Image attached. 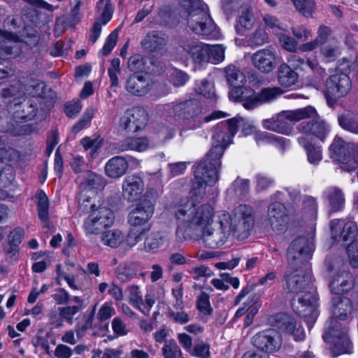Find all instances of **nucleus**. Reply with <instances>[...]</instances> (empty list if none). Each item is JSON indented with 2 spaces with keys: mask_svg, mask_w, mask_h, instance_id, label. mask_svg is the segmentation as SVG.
<instances>
[{
  "mask_svg": "<svg viewBox=\"0 0 358 358\" xmlns=\"http://www.w3.org/2000/svg\"><path fill=\"white\" fill-rule=\"evenodd\" d=\"M330 150L343 171L351 172L358 167V143L352 145L345 143L336 136L330 145Z\"/></svg>",
  "mask_w": 358,
  "mask_h": 358,
  "instance_id": "9d476101",
  "label": "nucleus"
},
{
  "mask_svg": "<svg viewBox=\"0 0 358 358\" xmlns=\"http://www.w3.org/2000/svg\"><path fill=\"white\" fill-rule=\"evenodd\" d=\"M15 171L12 165H6L0 168V184L6 187L15 180Z\"/></svg>",
  "mask_w": 358,
  "mask_h": 358,
  "instance_id": "4d7b16f0",
  "label": "nucleus"
},
{
  "mask_svg": "<svg viewBox=\"0 0 358 358\" xmlns=\"http://www.w3.org/2000/svg\"><path fill=\"white\" fill-rule=\"evenodd\" d=\"M80 194L78 199L79 208L82 211L91 210L90 214L84 222V229L88 234H99L103 229L110 227L115 220L113 212L105 206L95 208V205L91 203L90 199L82 198Z\"/></svg>",
  "mask_w": 358,
  "mask_h": 358,
  "instance_id": "39448f33",
  "label": "nucleus"
},
{
  "mask_svg": "<svg viewBox=\"0 0 358 358\" xmlns=\"http://www.w3.org/2000/svg\"><path fill=\"white\" fill-rule=\"evenodd\" d=\"M340 126L345 130L358 134V122L351 117L343 115L339 117Z\"/></svg>",
  "mask_w": 358,
  "mask_h": 358,
  "instance_id": "0e129e2a",
  "label": "nucleus"
},
{
  "mask_svg": "<svg viewBox=\"0 0 358 358\" xmlns=\"http://www.w3.org/2000/svg\"><path fill=\"white\" fill-rule=\"evenodd\" d=\"M118 33L117 30L113 31L107 37L101 52L103 55H109L117 43Z\"/></svg>",
  "mask_w": 358,
  "mask_h": 358,
  "instance_id": "338daca9",
  "label": "nucleus"
},
{
  "mask_svg": "<svg viewBox=\"0 0 358 358\" xmlns=\"http://www.w3.org/2000/svg\"><path fill=\"white\" fill-rule=\"evenodd\" d=\"M115 275L122 282H127L137 276V266L134 263L119 265L115 270Z\"/></svg>",
  "mask_w": 358,
  "mask_h": 358,
  "instance_id": "79ce46f5",
  "label": "nucleus"
},
{
  "mask_svg": "<svg viewBox=\"0 0 358 358\" xmlns=\"http://www.w3.org/2000/svg\"><path fill=\"white\" fill-rule=\"evenodd\" d=\"M151 78L145 73H134L125 82L126 91L134 96H142L147 94L152 88Z\"/></svg>",
  "mask_w": 358,
  "mask_h": 358,
  "instance_id": "6ab92c4d",
  "label": "nucleus"
},
{
  "mask_svg": "<svg viewBox=\"0 0 358 358\" xmlns=\"http://www.w3.org/2000/svg\"><path fill=\"white\" fill-rule=\"evenodd\" d=\"M154 204L149 200H143L128 215V222L133 227L145 224L153 215Z\"/></svg>",
  "mask_w": 358,
  "mask_h": 358,
  "instance_id": "4be33fe9",
  "label": "nucleus"
},
{
  "mask_svg": "<svg viewBox=\"0 0 358 358\" xmlns=\"http://www.w3.org/2000/svg\"><path fill=\"white\" fill-rule=\"evenodd\" d=\"M189 354L199 358H209L210 345L204 342H200L191 349Z\"/></svg>",
  "mask_w": 358,
  "mask_h": 358,
  "instance_id": "680f3d73",
  "label": "nucleus"
},
{
  "mask_svg": "<svg viewBox=\"0 0 358 358\" xmlns=\"http://www.w3.org/2000/svg\"><path fill=\"white\" fill-rule=\"evenodd\" d=\"M36 206L38 218L48 224L49 220V201L46 194L43 190H38L36 195Z\"/></svg>",
  "mask_w": 358,
  "mask_h": 358,
  "instance_id": "37998d69",
  "label": "nucleus"
},
{
  "mask_svg": "<svg viewBox=\"0 0 358 358\" xmlns=\"http://www.w3.org/2000/svg\"><path fill=\"white\" fill-rule=\"evenodd\" d=\"M196 307L198 310L205 315H210L213 308L210 304L209 296L202 292L196 299Z\"/></svg>",
  "mask_w": 358,
  "mask_h": 358,
  "instance_id": "bf43d9fd",
  "label": "nucleus"
},
{
  "mask_svg": "<svg viewBox=\"0 0 358 358\" xmlns=\"http://www.w3.org/2000/svg\"><path fill=\"white\" fill-rule=\"evenodd\" d=\"M127 292H128L129 302L135 308L140 310L144 315H149V310L146 311L142 309L143 306V299L140 287L136 285H131L127 287Z\"/></svg>",
  "mask_w": 358,
  "mask_h": 358,
  "instance_id": "a18cd8bd",
  "label": "nucleus"
},
{
  "mask_svg": "<svg viewBox=\"0 0 358 358\" xmlns=\"http://www.w3.org/2000/svg\"><path fill=\"white\" fill-rule=\"evenodd\" d=\"M20 52L18 36L12 32L3 31L0 42V53L15 57Z\"/></svg>",
  "mask_w": 358,
  "mask_h": 358,
  "instance_id": "473e14b6",
  "label": "nucleus"
},
{
  "mask_svg": "<svg viewBox=\"0 0 358 358\" xmlns=\"http://www.w3.org/2000/svg\"><path fill=\"white\" fill-rule=\"evenodd\" d=\"M94 114V109L92 107L87 108L81 118L73 126L72 131L78 133L86 127L91 122Z\"/></svg>",
  "mask_w": 358,
  "mask_h": 358,
  "instance_id": "864d4df0",
  "label": "nucleus"
},
{
  "mask_svg": "<svg viewBox=\"0 0 358 358\" xmlns=\"http://www.w3.org/2000/svg\"><path fill=\"white\" fill-rule=\"evenodd\" d=\"M122 196L129 201H137L141 196L144 189V182L142 178L136 175L127 176L123 180Z\"/></svg>",
  "mask_w": 358,
  "mask_h": 358,
  "instance_id": "b1692460",
  "label": "nucleus"
},
{
  "mask_svg": "<svg viewBox=\"0 0 358 358\" xmlns=\"http://www.w3.org/2000/svg\"><path fill=\"white\" fill-rule=\"evenodd\" d=\"M120 72V61L118 58H114L111 60L110 67L108 69L111 87H119L118 75Z\"/></svg>",
  "mask_w": 358,
  "mask_h": 358,
  "instance_id": "603ef678",
  "label": "nucleus"
},
{
  "mask_svg": "<svg viewBox=\"0 0 358 358\" xmlns=\"http://www.w3.org/2000/svg\"><path fill=\"white\" fill-rule=\"evenodd\" d=\"M187 7V24L196 34L210 36L215 29L207 5L201 0H185L182 3Z\"/></svg>",
  "mask_w": 358,
  "mask_h": 358,
  "instance_id": "0eeeda50",
  "label": "nucleus"
},
{
  "mask_svg": "<svg viewBox=\"0 0 358 358\" xmlns=\"http://www.w3.org/2000/svg\"><path fill=\"white\" fill-rule=\"evenodd\" d=\"M77 183L84 189H101L106 185V180L101 175L87 170L79 174L76 178Z\"/></svg>",
  "mask_w": 358,
  "mask_h": 358,
  "instance_id": "c756f323",
  "label": "nucleus"
},
{
  "mask_svg": "<svg viewBox=\"0 0 358 358\" xmlns=\"http://www.w3.org/2000/svg\"><path fill=\"white\" fill-rule=\"evenodd\" d=\"M296 323V322L292 316L284 313H276L272 321L274 327L285 334H289L290 331H293Z\"/></svg>",
  "mask_w": 358,
  "mask_h": 358,
  "instance_id": "4c0bfd02",
  "label": "nucleus"
},
{
  "mask_svg": "<svg viewBox=\"0 0 358 358\" xmlns=\"http://www.w3.org/2000/svg\"><path fill=\"white\" fill-rule=\"evenodd\" d=\"M230 234L237 238H246L254 226L252 208L246 205H241L236 208L233 215H230Z\"/></svg>",
  "mask_w": 358,
  "mask_h": 358,
  "instance_id": "9b49d317",
  "label": "nucleus"
},
{
  "mask_svg": "<svg viewBox=\"0 0 358 358\" xmlns=\"http://www.w3.org/2000/svg\"><path fill=\"white\" fill-rule=\"evenodd\" d=\"M96 8L101 11V16L96 19L91 30L90 41L94 44L101 32V26L106 24L111 19L113 13L110 0H99Z\"/></svg>",
  "mask_w": 358,
  "mask_h": 358,
  "instance_id": "5701e85b",
  "label": "nucleus"
},
{
  "mask_svg": "<svg viewBox=\"0 0 358 358\" xmlns=\"http://www.w3.org/2000/svg\"><path fill=\"white\" fill-rule=\"evenodd\" d=\"M146 61L141 55H134L128 60L129 69L134 73H143L145 70Z\"/></svg>",
  "mask_w": 358,
  "mask_h": 358,
  "instance_id": "5fc2aeb1",
  "label": "nucleus"
},
{
  "mask_svg": "<svg viewBox=\"0 0 358 358\" xmlns=\"http://www.w3.org/2000/svg\"><path fill=\"white\" fill-rule=\"evenodd\" d=\"M315 115L313 120L303 122L297 125L296 129L301 134L312 141L314 136L321 141H324L330 131L329 126L320 117Z\"/></svg>",
  "mask_w": 358,
  "mask_h": 358,
  "instance_id": "a211bd4d",
  "label": "nucleus"
},
{
  "mask_svg": "<svg viewBox=\"0 0 358 358\" xmlns=\"http://www.w3.org/2000/svg\"><path fill=\"white\" fill-rule=\"evenodd\" d=\"M115 314V310L111 303H104L97 313V319L99 322H104L110 319Z\"/></svg>",
  "mask_w": 358,
  "mask_h": 358,
  "instance_id": "69168bd1",
  "label": "nucleus"
},
{
  "mask_svg": "<svg viewBox=\"0 0 358 358\" xmlns=\"http://www.w3.org/2000/svg\"><path fill=\"white\" fill-rule=\"evenodd\" d=\"M281 46L287 51L294 52L297 49V43L296 40L289 36L281 34L278 37Z\"/></svg>",
  "mask_w": 358,
  "mask_h": 358,
  "instance_id": "774afa93",
  "label": "nucleus"
},
{
  "mask_svg": "<svg viewBox=\"0 0 358 358\" xmlns=\"http://www.w3.org/2000/svg\"><path fill=\"white\" fill-rule=\"evenodd\" d=\"M165 237L159 232H152L144 241L143 250L145 252L155 254L164 245Z\"/></svg>",
  "mask_w": 358,
  "mask_h": 358,
  "instance_id": "a19ab883",
  "label": "nucleus"
},
{
  "mask_svg": "<svg viewBox=\"0 0 358 358\" xmlns=\"http://www.w3.org/2000/svg\"><path fill=\"white\" fill-rule=\"evenodd\" d=\"M30 87L31 88L30 93L34 96H38L45 99L51 100L56 97L55 92L50 88H48L42 81H34Z\"/></svg>",
  "mask_w": 358,
  "mask_h": 358,
  "instance_id": "49530a36",
  "label": "nucleus"
},
{
  "mask_svg": "<svg viewBox=\"0 0 358 358\" xmlns=\"http://www.w3.org/2000/svg\"><path fill=\"white\" fill-rule=\"evenodd\" d=\"M339 266L329 284L331 292L337 295L350 292L353 288L355 282L353 275L348 271V266L343 264L341 258H336L334 266L329 267V269L332 271Z\"/></svg>",
  "mask_w": 358,
  "mask_h": 358,
  "instance_id": "ddd939ff",
  "label": "nucleus"
},
{
  "mask_svg": "<svg viewBox=\"0 0 358 358\" xmlns=\"http://www.w3.org/2000/svg\"><path fill=\"white\" fill-rule=\"evenodd\" d=\"M299 144L302 146L307 152L308 162L313 164H317L322 159V148L315 146L313 141L303 136L297 138Z\"/></svg>",
  "mask_w": 358,
  "mask_h": 358,
  "instance_id": "c9c22d12",
  "label": "nucleus"
},
{
  "mask_svg": "<svg viewBox=\"0 0 358 358\" xmlns=\"http://www.w3.org/2000/svg\"><path fill=\"white\" fill-rule=\"evenodd\" d=\"M316 110L312 106H306L292 110H282L275 117L263 121V127L270 131L285 135H289L293 129L290 122L314 117Z\"/></svg>",
  "mask_w": 358,
  "mask_h": 358,
  "instance_id": "423d86ee",
  "label": "nucleus"
},
{
  "mask_svg": "<svg viewBox=\"0 0 358 358\" xmlns=\"http://www.w3.org/2000/svg\"><path fill=\"white\" fill-rule=\"evenodd\" d=\"M214 209L208 203L196 206L192 201L185 199L176 207L175 218L177 222L178 236L185 239L193 236L200 227L206 226L213 221Z\"/></svg>",
  "mask_w": 358,
  "mask_h": 358,
  "instance_id": "20e7f679",
  "label": "nucleus"
},
{
  "mask_svg": "<svg viewBox=\"0 0 358 358\" xmlns=\"http://www.w3.org/2000/svg\"><path fill=\"white\" fill-rule=\"evenodd\" d=\"M238 120L236 117L220 122L215 128L213 145L194 171V189H204L206 185L213 186L219 179L221 168L220 159L226 148L232 143L238 131Z\"/></svg>",
  "mask_w": 358,
  "mask_h": 358,
  "instance_id": "f257e3e1",
  "label": "nucleus"
},
{
  "mask_svg": "<svg viewBox=\"0 0 358 358\" xmlns=\"http://www.w3.org/2000/svg\"><path fill=\"white\" fill-rule=\"evenodd\" d=\"M173 113L179 119L188 121H195V124L189 126L190 129H195L200 127L203 122H208L213 120L227 116L222 111H215L206 116L202 120L199 115L201 113L200 103L195 100H187L184 102L176 103L173 106Z\"/></svg>",
  "mask_w": 358,
  "mask_h": 358,
  "instance_id": "1a4fd4ad",
  "label": "nucleus"
},
{
  "mask_svg": "<svg viewBox=\"0 0 358 358\" xmlns=\"http://www.w3.org/2000/svg\"><path fill=\"white\" fill-rule=\"evenodd\" d=\"M299 75L286 63L281 64L277 71L278 83L282 87H289L298 81Z\"/></svg>",
  "mask_w": 358,
  "mask_h": 358,
  "instance_id": "f704fd0d",
  "label": "nucleus"
},
{
  "mask_svg": "<svg viewBox=\"0 0 358 358\" xmlns=\"http://www.w3.org/2000/svg\"><path fill=\"white\" fill-rule=\"evenodd\" d=\"M278 56L273 48H263L251 56L254 67L262 73H271L277 66Z\"/></svg>",
  "mask_w": 358,
  "mask_h": 358,
  "instance_id": "aec40b11",
  "label": "nucleus"
},
{
  "mask_svg": "<svg viewBox=\"0 0 358 358\" xmlns=\"http://www.w3.org/2000/svg\"><path fill=\"white\" fill-rule=\"evenodd\" d=\"M135 160L132 157H127L115 156L110 159L106 164L104 171L106 175L110 178H119L124 176L129 168V162Z\"/></svg>",
  "mask_w": 358,
  "mask_h": 358,
  "instance_id": "a878e982",
  "label": "nucleus"
},
{
  "mask_svg": "<svg viewBox=\"0 0 358 358\" xmlns=\"http://www.w3.org/2000/svg\"><path fill=\"white\" fill-rule=\"evenodd\" d=\"M326 97L328 100L336 99L346 96L352 89L350 77L343 73H336L326 81Z\"/></svg>",
  "mask_w": 358,
  "mask_h": 358,
  "instance_id": "4468645a",
  "label": "nucleus"
},
{
  "mask_svg": "<svg viewBox=\"0 0 358 358\" xmlns=\"http://www.w3.org/2000/svg\"><path fill=\"white\" fill-rule=\"evenodd\" d=\"M164 358H184L182 352L174 339H169L165 342L162 348Z\"/></svg>",
  "mask_w": 358,
  "mask_h": 358,
  "instance_id": "09e8293b",
  "label": "nucleus"
},
{
  "mask_svg": "<svg viewBox=\"0 0 358 358\" xmlns=\"http://www.w3.org/2000/svg\"><path fill=\"white\" fill-rule=\"evenodd\" d=\"M208 52V62L219 63L224 59L225 48L222 45L210 46Z\"/></svg>",
  "mask_w": 358,
  "mask_h": 358,
  "instance_id": "13d9d810",
  "label": "nucleus"
},
{
  "mask_svg": "<svg viewBox=\"0 0 358 358\" xmlns=\"http://www.w3.org/2000/svg\"><path fill=\"white\" fill-rule=\"evenodd\" d=\"M72 301L77 303L58 308L59 316L69 324H72L73 317L83 308V300L80 296H73Z\"/></svg>",
  "mask_w": 358,
  "mask_h": 358,
  "instance_id": "ea45409f",
  "label": "nucleus"
},
{
  "mask_svg": "<svg viewBox=\"0 0 358 358\" xmlns=\"http://www.w3.org/2000/svg\"><path fill=\"white\" fill-rule=\"evenodd\" d=\"M124 236L123 233L118 229H112L104 232L101 240L103 245L109 246L112 248H117L124 241Z\"/></svg>",
  "mask_w": 358,
  "mask_h": 358,
  "instance_id": "c03bdc74",
  "label": "nucleus"
},
{
  "mask_svg": "<svg viewBox=\"0 0 358 358\" xmlns=\"http://www.w3.org/2000/svg\"><path fill=\"white\" fill-rule=\"evenodd\" d=\"M317 299L316 289L310 284L294 296L292 307L299 315L306 316L315 312Z\"/></svg>",
  "mask_w": 358,
  "mask_h": 358,
  "instance_id": "dca6fc26",
  "label": "nucleus"
},
{
  "mask_svg": "<svg viewBox=\"0 0 358 358\" xmlns=\"http://www.w3.org/2000/svg\"><path fill=\"white\" fill-rule=\"evenodd\" d=\"M322 197L329 207V215L341 212L343 210L345 203V194L338 187H329L323 192Z\"/></svg>",
  "mask_w": 358,
  "mask_h": 358,
  "instance_id": "bb28decb",
  "label": "nucleus"
},
{
  "mask_svg": "<svg viewBox=\"0 0 358 358\" xmlns=\"http://www.w3.org/2000/svg\"><path fill=\"white\" fill-rule=\"evenodd\" d=\"M169 81L175 87L183 86L189 80V76L184 71L173 69L169 71Z\"/></svg>",
  "mask_w": 358,
  "mask_h": 358,
  "instance_id": "6e6d98bb",
  "label": "nucleus"
},
{
  "mask_svg": "<svg viewBox=\"0 0 358 358\" xmlns=\"http://www.w3.org/2000/svg\"><path fill=\"white\" fill-rule=\"evenodd\" d=\"M230 214L225 210L217 212V222L210 227L213 221L200 227L203 244L209 248H217L223 245L230 235Z\"/></svg>",
  "mask_w": 358,
  "mask_h": 358,
  "instance_id": "6e6552de",
  "label": "nucleus"
},
{
  "mask_svg": "<svg viewBox=\"0 0 358 358\" xmlns=\"http://www.w3.org/2000/svg\"><path fill=\"white\" fill-rule=\"evenodd\" d=\"M148 113L141 107L127 109L120 120V127L127 131L137 132L143 129L148 122Z\"/></svg>",
  "mask_w": 358,
  "mask_h": 358,
  "instance_id": "f3484780",
  "label": "nucleus"
},
{
  "mask_svg": "<svg viewBox=\"0 0 358 358\" xmlns=\"http://www.w3.org/2000/svg\"><path fill=\"white\" fill-rule=\"evenodd\" d=\"M331 304L334 318L330 320L322 338L326 343L331 345L330 348L334 356L351 353L352 344L348 334V329L345 326H342L336 319H348L353 310L352 302L348 297L338 295L331 299Z\"/></svg>",
  "mask_w": 358,
  "mask_h": 358,
  "instance_id": "f03ea898",
  "label": "nucleus"
},
{
  "mask_svg": "<svg viewBox=\"0 0 358 358\" xmlns=\"http://www.w3.org/2000/svg\"><path fill=\"white\" fill-rule=\"evenodd\" d=\"M168 43V36L158 31H149L141 41L142 48L149 52H159Z\"/></svg>",
  "mask_w": 358,
  "mask_h": 358,
  "instance_id": "cd10ccee",
  "label": "nucleus"
},
{
  "mask_svg": "<svg viewBox=\"0 0 358 358\" xmlns=\"http://www.w3.org/2000/svg\"><path fill=\"white\" fill-rule=\"evenodd\" d=\"M254 347L267 353L278 352L282 345V338L278 331L268 329L257 333L252 338Z\"/></svg>",
  "mask_w": 358,
  "mask_h": 358,
  "instance_id": "2eb2a0df",
  "label": "nucleus"
},
{
  "mask_svg": "<svg viewBox=\"0 0 358 358\" xmlns=\"http://www.w3.org/2000/svg\"><path fill=\"white\" fill-rule=\"evenodd\" d=\"M95 310L96 306H94L90 315L87 317L84 322H78L76 324V331L78 338L83 337L85 335L86 331L92 328Z\"/></svg>",
  "mask_w": 358,
  "mask_h": 358,
  "instance_id": "052dcab7",
  "label": "nucleus"
},
{
  "mask_svg": "<svg viewBox=\"0 0 358 358\" xmlns=\"http://www.w3.org/2000/svg\"><path fill=\"white\" fill-rule=\"evenodd\" d=\"M223 72L224 73V77L227 83L235 89H237L236 92L239 93V95L238 96L239 97L241 95V90H243L242 87L246 82L244 73L240 69L239 67L232 64H229L225 68H224ZM245 87H243V89Z\"/></svg>",
  "mask_w": 358,
  "mask_h": 358,
  "instance_id": "7c9ffc66",
  "label": "nucleus"
},
{
  "mask_svg": "<svg viewBox=\"0 0 358 358\" xmlns=\"http://www.w3.org/2000/svg\"><path fill=\"white\" fill-rule=\"evenodd\" d=\"M357 229V227L355 222H348L345 223L341 229L340 237H338L335 241H342L347 245V246L352 244L353 243L352 242L355 238Z\"/></svg>",
  "mask_w": 358,
  "mask_h": 358,
  "instance_id": "de8ad7c7",
  "label": "nucleus"
},
{
  "mask_svg": "<svg viewBox=\"0 0 358 358\" xmlns=\"http://www.w3.org/2000/svg\"><path fill=\"white\" fill-rule=\"evenodd\" d=\"M294 5L296 10L306 17H311L316 8L314 0H294Z\"/></svg>",
  "mask_w": 358,
  "mask_h": 358,
  "instance_id": "8fccbe9b",
  "label": "nucleus"
},
{
  "mask_svg": "<svg viewBox=\"0 0 358 358\" xmlns=\"http://www.w3.org/2000/svg\"><path fill=\"white\" fill-rule=\"evenodd\" d=\"M148 140L145 137H129L118 142L116 145V149L119 152L127 150L143 152L148 149Z\"/></svg>",
  "mask_w": 358,
  "mask_h": 358,
  "instance_id": "72a5a7b5",
  "label": "nucleus"
},
{
  "mask_svg": "<svg viewBox=\"0 0 358 358\" xmlns=\"http://www.w3.org/2000/svg\"><path fill=\"white\" fill-rule=\"evenodd\" d=\"M195 91L197 94L208 99L214 98L215 96L213 86L209 82L204 80L201 81L200 85H197Z\"/></svg>",
  "mask_w": 358,
  "mask_h": 358,
  "instance_id": "e2e57ef3",
  "label": "nucleus"
},
{
  "mask_svg": "<svg viewBox=\"0 0 358 358\" xmlns=\"http://www.w3.org/2000/svg\"><path fill=\"white\" fill-rule=\"evenodd\" d=\"M180 47L194 63L208 62V45L193 39H182L180 41Z\"/></svg>",
  "mask_w": 358,
  "mask_h": 358,
  "instance_id": "412c9836",
  "label": "nucleus"
},
{
  "mask_svg": "<svg viewBox=\"0 0 358 358\" xmlns=\"http://www.w3.org/2000/svg\"><path fill=\"white\" fill-rule=\"evenodd\" d=\"M24 95V92L20 82H15L12 85L6 83L0 85V99H2L5 103H16Z\"/></svg>",
  "mask_w": 358,
  "mask_h": 358,
  "instance_id": "2f4dec72",
  "label": "nucleus"
},
{
  "mask_svg": "<svg viewBox=\"0 0 358 358\" xmlns=\"http://www.w3.org/2000/svg\"><path fill=\"white\" fill-rule=\"evenodd\" d=\"M244 132L245 134L254 133V139L257 144L273 143L276 145H281L285 143L284 138L279 137L273 134L267 133L265 131H256L255 128L253 126H250L249 128L245 129Z\"/></svg>",
  "mask_w": 358,
  "mask_h": 358,
  "instance_id": "e433bc0d",
  "label": "nucleus"
},
{
  "mask_svg": "<svg viewBox=\"0 0 358 358\" xmlns=\"http://www.w3.org/2000/svg\"><path fill=\"white\" fill-rule=\"evenodd\" d=\"M313 245L305 237L294 239L287 249V261L291 271L284 275L288 292L297 295L310 285V275L301 266L312 257Z\"/></svg>",
  "mask_w": 358,
  "mask_h": 358,
  "instance_id": "7ed1b4c3",
  "label": "nucleus"
},
{
  "mask_svg": "<svg viewBox=\"0 0 358 358\" xmlns=\"http://www.w3.org/2000/svg\"><path fill=\"white\" fill-rule=\"evenodd\" d=\"M10 110L15 121H29L36 116L37 106L30 100H24L15 103L14 108L10 107Z\"/></svg>",
  "mask_w": 358,
  "mask_h": 358,
  "instance_id": "c85d7f7f",
  "label": "nucleus"
},
{
  "mask_svg": "<svg viewBox=\"0 0 358 358\" xmlns=\"http://www.w3.org/2000/svg\"><path fill=\"white\" fill-rule=\"evenodd\" d=\"M0 160L11 164H17L21 161V155L13 148H0Z\"/></svg>",
  "mask_w": 358,
  "mask_h": 358,
  "instance_id": "3c124183",
  "label": "nucleus"
},
{
  "mask_svg": "<svg viewBox=\"0 0 358 358\" xmlns=\"http://www.w3.org/2000/svg\"><path fill=\"white\" fill-rule=\"evenodd\" d=\"M283 90L279 87H264L258 93L250 87L241 90L239 99L246 109H253L264 103L271 102L282 95Z\"/></svg>",
  "mask_w": 358,
  "mask_h": 358,
  "instance_id": "f8f14e48",
  "label": "nucleus"
},
{
  "mask_svg": "<svg viewBox=\"0 0 358 358\" xmlns=\"http://www.w3.org/2000/svg\"><path fill=\"white\" fill-rule=\"evenodd\" d=\"M254 23L255 17L250 9L243 10L235 26L236 33L241 36H244L247 31L252 29Z\"/></svg>",
  "mask_w": 358,
  "mask_h": 358,
  "instance_id": "58836bf2",
  "label": "nucleus"
},
{
  "mask_svg": "<svg viewBox=\"0 0 358 358\" xmlns=\"http://www.w3.org/2000/svg\"><path fill=\"white\" fill-rule=\"evenodd\" d=\"M268 220L273 230L282 231L289 221L284 205L279 202L271 204L268 208Z\"/></svg>",
  "mask_w": 358,
  "mask_h": 358,
  "instance_id": "393cba45",
  "label": "nucleus"
}]
</instances>
